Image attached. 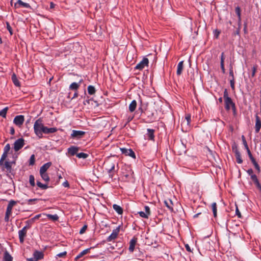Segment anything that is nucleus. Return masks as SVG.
I'll return each instance as SVG.
<instances>
[{"label": "nucleus", "mask_w": 261, "mask_h": 261, "mask_svg": "<svg viewBox=\"0 0 261 261\" xmlns=\"http://www.w3.org/2000/svg\"><path fill=\"white\" fill-rule=\"evenodd\" d=\"M224 100L225 103V109L226 111H229L232 108L233 114H236V108L235 103L233 102L231 98L228 96V93L226 89L224 91Z\"/></svg>", "instance_id": "nucleus-1"}, {"label": "nucleus", "mask_w": 261, "mask_h": 261, "mask_svg": "<svg viewBox=\"0 0 261 261\" xmlns=\"http://www.w3.org/2000/svg\"><path fill=\"white\" fill-rule=\"evenodd\" d=\"M16 160L12 161H9L8 160H3L1 162L0 159V166L2 167L3 170H6L7 172L11 173L12 172V167L15 165Z\"/></svg>", "instance_id": "nucleus-2"}, {"label": "nucleus", "mask_w": 261, "mask_h": 261, "mask_svg": "<svg viewBox=\"0 0 261 261\" xmlns=\"http://www.w3.org/2000/svg\"><path fill=\"white\" fill-rule=\"evenodd\" d=\"M44 126V125L42 123V120L41 118L38 119L34 123L33 127L34 133L39 138L43 137L42 132Z\"/></svg>", "instance_id": "nucleus-3"}, {"label": "nucleus", "mask_w": 261, "mask_h": 261, "mask_svg": "<svg viewBox=\"0 0 261 261\" xmlns=\"http://www.w3.org/2000/svg\"><path fill=\"white\" fill-rule=\"evenodd\" d=\"M148 65L149 60L146 57H144L143 59L136 65L135 69L141 71L145 68V67H148Z\"/></svg>", "instance_id": "nucleus-4"}, {"label": "nucleus", "mask_w": 261, "mask_h": 261, "mask_svg": "<svg viewBox=\"0 0 261 261\" xmlns=\"http://www.w3.org/2000/svg\"><path fill=\"white\" fill-rule=\"evenodd\" d=\"M30 228V226H25L21 230L18 231V236L19 241L21 243H23L24 240V237L26 236L27 229Z\"/></svg>", "instance_id": "nucleus-5"}, {"label": "nucleus", "mask_w": 261, "mask_h": 261, "mask_svg": "<svg viewBox=\"0 0 261 261\" xmlns=\"http://www.w3.org/2000/svg\"><path fill=\"white\" fill-rule=\"evenodd\" d=\"M24 145V139L19 138L16 140L14 143V149L15 151L19 150Z\"/></svg>", "instance_id": "nucleus-6"}, {"label": "nucleus", "mask_w": 261, "mask_h": 261, "mask_svg": "<svg viewBox=\"0 0 261 261\" xmlns=\"http://www.w3.org/2000/svg\"><path fill=\"white\" fill-rule=\"evenodd\" d=\"M24 121V117L23 115H17L15 117L13 120V123L18 126H21Z\"/></svg>", "instance_id": "nucleus-7"}, {"label": "nucleus", "mask_w": 261, "mask_h": 261, "mask_svg": "<svg viewBox=\"0 0 261 261\" xmlns=\"http://www.w3.org/2000/svg\"><path fill=\"white\" fill-rule=\"evenodd\" d=\"M144 209L145 211V212L143 211H140L138 213L141 217L145 219H148L151 214L150 207L146 205L144 207Z\"/></svg>", "instance_id": "nucleus-8"}, {"label": "nucleus", "mask_w": 261, "mask_h": 261, "mask_svg": "<svg viewBox=\"0 0 261 261\" xmlns=\"http://www.w3.org/2000/svg\"><path fill=\"white\" fill-rule=\"evenodd\" d=\"M85 134V132L84 131L72 130L71 137L73 138H76L78 139L82 138Z\"/></svg>", "instance_id": "nucleus-9"}, {"label": "nucleus", "mask_w": 261, "mask_h": 261, "mask_svg": "<svg viewBox=\"0 0 261 261\" xmlns=\"http://www.w3.org/2000/svg\"><path fill=\"white\" fill-rule=\"evenodd\" d=\"M122 153L125 154L126 155L129 156L133 158H136L135 152L131 149H127L122 148L120 149Z\"/></svg>", "instance_id": "nucleus-10"}, {"label": "nucleus", "mask_w": 261, "mask_h": 261, "mask_svg": "<svg viewBox=\"0 0 261 261\" xmlns=\"http://www.w3.org/2000/svg\"><path fill=\"white\" fill-rule=\"evenodd\" d=\"M11 149L10 145L9 144H7L4 147V152L1 156V162H2L3 160H6L8 156V154L10 151Z\"/></svg>", "instance_id": "nucleus-11"}, {"label": "nucleus", "mask_w": 261, "mask_h": 261, "mask_svg": "<svg viewBox=\"0 0 261 261\" xmlns=\"http://www.w3.org/2000/svg\"><path fill=\"white\" fill-rule=\"evenodd\" d=\"M17 203V201H14L13 200H11L8 205L6 209V213L11 214H12V210L13 207Z\"/></svg>", "instance_id": "nucleus-12"}, {"label": "nucleus", "mask_w": 261, "mask_h": 261, "mask_svg": "<svg viewBox=\"0 0 261 261\" xmlns=\"http://www.w3.org/2000/svg\"><path fill=\"white\" fill-rule=\"evenodd\" d=\"M14 7L15 8L23 7L28 8L30 7L29 4L24 3L21 0H18L16 3L14 4Z\"/></svg>", "instance_id": "nucleus-13"}, {"label": "nucleus", "mask_w": 261, "mask_h": 261, "mask_svg": "<svg viewBox=\"0 0 261 261\" xmlns=\"http://www.w3.org/2000/svg\"><path fill=\"white\" fill-rule=\"evenodd\" d=\"M261 128V121L260 120L259 117L256 114L255 115V130L256 133H258Z\"/></svg>", "instance_id": "nucleus-14"}, {"label": "nucleus", "mask_w": 261, "mask_h": 261, "mask_svg": "<svg viewBox=\"0 0 261 261\" xmlns=\"http://www.w3.org/2000/svg\"><path fill=\"white\" fill-rule=\"evenodd\" d=\"M33 256L35 259H36V261L39 259H43L44 257V254L42 251H39L37 250H35L33 253Z\"/></svg>", "instance_id": "nucleus-15"}, {"label": "nucleus", "mask_w": 261, "mask_h": 261, "mask_svg": "<svg viewBox=\"0 0 261 261\" xmlns=\"http://www.w3.org/2000/svg\"><path fill=\"white\" fill-rule=\"evenodd\" d=\"M191 120V115L190 114H186L185 120L181 122V125L189 127L190 126Z\"/></svg>", "instance_id": "nucleus-16"}, {"label": "nucleus", "mask_w": 261, "mask_h": 261, "mask_svg": "<svg viewBox=\"0 0 261 261\" xmlns=\"http://www.w3.org/2000/svg\"><path fill=\"white\" fill-rule=\"evenodd\" d=\"M43 130L42 132V134L44 133L45 134H52L56 132L57 131V128L56 127H50L48 128L46 126H44L43 128Z\"/></svg>", "instance_id": "nucleus-17"}, {"label": "nucleus", "mask_w": 261, "mask_h": 261, "mask_svg": "<svg viewBox=\"0 0 261 261\" xmlns=\"http://www.w3.org/2000/svg\"><path fill=\"white\" fill-rule=\"evenodd\" d=\"M79 150V147L75 146H71V147L68 148V152L71 155H74L75 154H76Z\"/></svg>", "instance_id": "nucleus-18"}, {"label": "nucleus", "mask_w": 261, "mask_h": 261, "mask_svg": "<svg viewBox=\"0 0 261 261\" xmlns=\"http://www.w3.org/2000/svg\"><path fill=\"white\" fill-rule=\"evenodd\" d=\"M119 232V228H117L116 229L114 230L112 233L107 238V241L108 242H110L115 239H116L118 236Z\"/></svg>", "instance_id": "nucleus-19"}, {"label": "nucleus", "mask_w": 261, "mask_h": 261, "mask_svg": "<svg viewBox=\"0 0 261 261\" xmlns=\"http://www.w3.org/2000/svg\"><path fill=\"white\" fill-rule=\"evenodd\" d=\"M136 242H137V239H136V238H133L130 241L129 246V248H128L129 252H134Z\"/></svg>", "instance_id": "nucleus-20"}, {"label": "nucleus", "mask_w": 261, "mask_h": 261, "mask_svg": "<svg viewBox=\"0 0 261 261\" xmlns=\"http://www.w3.org/2000/svg\"><path fill=\"white\" fill-rule=\"evenodd\" d=\"M234 152L235 153L237 162L238 164H242L243 160H242L241 155L240 151L237 148H236L234 150Z\"/></svg>", "instance_id": "nucleus-21"}, {"label": "nucleus", "mask_w": 261, "mask_h": 261, "mask_svg": "<svg viewBox=\"0 0 261 261\" xmlns=\"http://www.w3.org/2000/svg\"><path fill=\"white\" fill-rule=\"evenodd\" d=\"M51 165V162H47L42 166L40 168L39 172H46V171Z\"/></svg>", "instance_id": "nucleus-22"}, {"label": "nucleus", "mask_w": 261, "mask_h": 261, "mask_svg": "<svg viewBox=\"0 0 261 261\" xmlns=\"http://www.w3.org/2000/svg\"><path fill=\"white\" fill-rule=\"evenodd\" d=\"M184 68V61L179 62L177 65L176 73L178 75L181 74Z\"/></svg>", "instance_id": "nucleus-23"}, {"label": "nucleus", "mask_w": 261, "mask_h": 261, "mask_svg": "<svg viewBox=\"0 0 261 261\" xmlns=\"http://www.w3.org/2000/svg\"><path fill=\"white\" fill-rule=\"evenodd\" d=\"M82 82H83V80H81L79 82V83H77L75 82H73V83H71L69 86V89L70 90H77V89L79 88L80 84L82 83Z\"/></svg>", "instance_id": "nucleus-24"}, {"label": "nucleus", "mask_w": 261, "mask_h": 261, "mask_svg": "<svg viewBox=\"0 0 261 261\" xmlns=\"http://www.w3.org/2000/svg\"><path fill=\"white\" fill-rule=\"evenodd\" d=\"M154 130L153 129L148 128L147 129V135L148 137V139L150 140H153L154 136Z\"/></svg>", "instance_id": "nucleus-25"}, {"label": "nucleus", "mask_w": 261, "mask_h": 261, "mask_svg": "<svg viewBox=\"0 0 261 261\" xmlns=\"http://www.w3.org/2000/svg\"><path fill=\"white\" fill-rule=\"evenodd\" d=\"M43 215L46 216L48 219L54 221H56L59 219V216L57 214L51 215V214H47L45 213H43Z\"/></svg>", "instance_id": "nucleus-26"}, {"label": "nucleus", "mask_w": 261, "mask_h": 261, "mask_svg": "<svg viewBox=\"0 0 261 261\" xmlns=\"http://www.w3.org/2000/svg\"><path fill=\"white\" fill-rule=\"evenodd\" d=\"M113 208L119 215L122 214L123 211L122 208L120 206L116 204H114L113 205Z\"/></svg>", "instance_id": "nucleus-27"}, {"label": "nucleus", "mask_w": 261, "mask_h": 261, "mask_svg": "<svg viewBox=\"0 0 261 261\" xmlns=\"http://www.w3.org/2000/svg\"><path fill=\"white\" fill-rule=\"evenodd\" d=\"M137 107V102L135 100H133L129 105V110L130 112H133Z\"/></svg>", "instance_id": "nucleus-28"}, {"label": "nucleus", "mask_w": 261, "mask_h": 261, "mask_svg": "<svg viewBox=\"0 0 261 261\" xmlns=\"http://www.w3.org/2000/svg\"><path fill=\"white\" fill-rule=\"evenodd\" d=\"M42 215H43V213L42 214H38V215H36L35 217H34L33 218H31V219L25 222V223L33 224L35 222V221L36 220H37V219H39V218H40Z\"/></svg>", "instance_id": "nucleus-29"}, {"label": "nucleus", "mask_w": 261, "mask_h": 261, "mask_svg": "<svg viewBox=\"0 0 261 261\" xmlns=\"http://www.w3.org/2000/svg\"><path fill=\"white\" fill-rule=\"evenodd\" d=\"M42 179L46 182H48L50 180L49 177L46 172H40Z\"/></svg>", "instance_id": "nucleus-30"}, {"label": "nucleus", "mask_w": 261, "mask_h": 261, "mask_svg": "<svg viewBox=\"0 0 261 261\" xmlns=\"http://www.w3.org/2000/svg\"><path fill=\"white\" fill-rule=\"evenodd\" d=\"M89 250H90V248H88V249L84 250L76 256L75 259L77 260L78 259L80 258L81 257L83 256L84 255L86 254L88 252H89Z\"/></svg>", "instance_id": "nucleus-31"}, {"label": "nucleus", "mask_w": 261, "mask_h": 261, "mask_svg": "<svg viewBox=\"0 0 261 261\" xmlns=\"http://www.w3.org/2000/svg\"><path fill=\"white\" fill-rule=\"evenodd\" d=\"M236 13L238 17V23L240 25L241 23V9L239 7H237L235 9Z\"/></svg>", "instance_id": "nucleus-32"}, {"label": "nucleus", "mask_w": 261, "mask_h": 261, "mask_svg": "<svg viewBox=\"0 0 261 261\" xmlns=\"http://www.w3.org/2000/svg\"><path fill=\"white\" fill-rule=\"evenodd\" d=\"M4 261H13V257L7 251H6L4 253Z\"/></svg>", "instance_id": "nucleus-33"}, {"label": "nucleus", "mask_w": 261, "mask_h": 261, "mask_svg": "<svg viewBox=\"0 0 261 261\" xmlns=\"http://www.w3.org/2000/svg\"><path fill=\"white\" fill-rule=\"evenodd\" d=\"M12 80L13 81V83L16 86L19 87L20 86V83L17 79V77L15 74H13L12 76Z\"/></svg>", "instance_id": "nucleus-34"}, {"label": "nucleus", "mask_w": 261, "mask_h": 261, "mask_svg": "<svg viewBox=\"0 0 261 261\" xmlns=\"http://www.w3.org/2000/svg\"><path fill=\"white\" fill-rule=\"evenodd\" d=\"M88 94L90 95H93L95 93V89L94 86L89 85L87 88Z\"/></svg>", "instance_id": "nucleus-35"}, {"label": "nucleus", "mask_w": 261, "mask_h": 261, "mask_svg": "<svg viewBox=\"0 0 261 261\" xmlns=\"http://www.w3.org/2000/svg\"><path fill=\"white\" fill-rule=\"evenodd\" d=\"M8 107H5L3 109L0 111V116L6 118L7 111L8 110Z\"/></svg>", "instance_id": "nucleus-36"}, {"label": "nucleus", "mask_w": 261, "mask_h": 261, "mask_svg": "<svg viewBox=\"0 0 261 261\" xmlns=\"http://www.w3.org/2000/svg\"><path fill=\"white\" fill-rule=\"evenodd\" d=\"M212 208L214 217H217V204L216 202H213L212 204Z\"/></svg>", "instance_id": "nucleus-37"}, {"label": "nucleus", "mask_w": 261, "mask_h": 261, "mask_svg": "<svg viewBox=\"0 0 261 261\" xmlns=\"http://www.w3.org/2000/svg\"><path fill=\"white\" fill-rule=\"evenodd\" d=\"M37 186L43 190H45L48 188V186L46 184H43L39 181H37L36 183Z\"/></svg>", "instance_id": "nucleus-38"}, {"label": "nucleus", "mask_w": 261, "mask_h": 261, "mask_svg": "<svg viewBox=\"0 0 261 261\" xmlns=\"http://www.w3.org/2000/svg\"><path fill=\"white\" fill-rule=\"evenodd\" d=\"M89 155L84 152H80L76 154V156L79 159H86Z\"/></svg>", "instance_id": "nucleus-39"}, {"label": "nucleus", "mask_w": 261, "mask_h": 261, "mask_svg": "<svg viewBox=\"0 0 261 261\" xmlns=\"http://www.w3.org/2000/svg\"><path fill=\"white\" fill-rule=\"evenodd\" d=\"M164 203L166 205V206L170 210H173V207L172 206V201L169 200L168 201H165Z\"/></svg>", "instance_id": "nucleus-40"}, {"label": "nucleus", "mask_w": 261, "mask_h": 261, "mask_svg": "<svg viewBox=\"0 0 261 261\" xmlns=\"http://www.w3.org/2000/svg\"><path fill=\"white\" fill-rule=\"evenodd\" d=\"M29 182L32 187H34L35 186V177H34V175H30Z\"/></svg>", "instance_id": "nucleus-41"}, {"label": "nucleus", "mask_w": 261, "mask_h": 261, "mask_svg": "<svg viewBox=\"0 0 261 261\" xmlns=\"http://www.w3.org/2000/svg\"><path fill=\"white\" fill-rule=\"evenodd\" d=\"M66 255H67V252L66 251H64V252H61L60 253H58L56 255V258H57V257H61V258H65V257L66 256Z\"/></svg>", "instance_id": "nucleus-42"}, {"label": "nucleus", "mask_w": 261, "mask_h": 261, "mask_svg": "<svg viewBox=\"0 0 261 261\" xmlns=\"http://www.w3.org/2000/svg\"><path fill=\"white\" fill-rule=\"evenodd\" d=\"M35 161V155L32 154L29 159V165H32V166L34 165Z\"/></svg>", "instance_id": "nucleus-43"}, {"label": "nucleus", "mask_w": 261, "mask_h": 261, "mask_svg": "<svg viewBox=\"0 0 261 261\" xmlns=\"http://www.w3.org/2000/svg\"><path fill=\"white\" fill-rule=\"evenodd\" d=\"M114 168H115V164L113 163H111L110 164L109 168L107 169L108 172L109 173H111L114 170Z\"/></svg>", "instance_id": "nucleus-44"}, {"label": "nucleus", "mask_w": 261, "mask_h": 261, "mask_svg": "<svg viewBox=\"0 0 261 261\" xmlns=\"http://www.w3.org/2000/svg\"><path fill=\"white\" fill-rule=\"evenodd\" d=\"M229 76L231 77V79H234L232 67L230 66L229 68Z\"/></svg>", "instance_id": "nucleus-45"}, {"label": "nucleus", "mask_w": 261, "mask_h": 261, "mask_svg": "<svg viewBox=\"0 0 261 261\" xmlns=\"http://www.w3.org/2000/svg\"><path fill=\"white\" fill-rule=\"evenodd\" d=\"M242 141H243V144H244V145L245 146V148H248V145H247V142H246V141L245 140V138L244 136H243V135L242 136Z\"/></svg>", "instance_id": "nucleus-46"}, {"label": "nucleus", "mask_w": 261, "mask_h": 261, "mask_svg": "<svg viewBox=\"0 0 261 261\" xmlns=\"http://www.w3.org/2000/svg\"><path fill=\"white\" fill-rule=\"evenodd\" d=\"M87 226L86 225H84L83 226V227L80 230V234L84 233L85 232V231L87 229Z\"/></svg>", "instance_id": "nucleus-47"}, {"label": "nucleus", "mask_w": 261, "mask_h": 261, "mask_svg": "<svg viewBox=\"0 0 261 261\" xmlns=\"http://www.w3.org/2000/svg\"><path fill=\"white\" fill-rule=\"evenodd\" d=\"M250 178L251 180L254 182V183H255L256 182L258 181L257 176L255 174H254V175H252Z\"/></svg>", "instance_id": "nucleus-48"}, {"label": "nucleus", "mask_w": 261, "mask_h": 261, "mask_svg": "<svg viewBox=\"0 0 261 261\" xmlns=\"http://www.w3.org/2000/svg\"><path fill=\"white\" fill-rule=\"evenodd\" d=\"M230 84L231 88L233 90L234 89V79L230 80Z\"/></svg>", "instance_id": "nucleus-49"}, {"label": "nucleus", "mask_w": 261, "mask_h": 261, "mask_svg": "<svg viewBox=\"0 0 261 261\" xmlns=\"http://www.w3.org/2000/svg\"><path fill=\"white\" fill-rule=\"evenodd\" d=\"M256 68H257L256 66H254L252 67V74H251V75H252V77L254 76V75L255 74L256 71Z\"/></svg>", "instance_id": "nucleus-50"}, {"label": "nucleus", "mask_w": 261, "mask_h": 261, "mask_svg": "<svg viewBox=\"0 0 261 261\" xmlns=\"http://www.w3.org/2000/svg\"><path fill=\"white\" fill-rule=\"evenodd\" d=\"M10 215H11V214H7V213L5 214V221L6 222H8L9 221Z\"/></svg>", "instance_id": "nucleus-51"}, {"label": "nucleus", "mask_w": 261, "mask_h": 261, "mask_svg": "<svg viewBox=\"0 0 261 261\" xmlns=\"http://www.w3.org/2000/svg\"><path fill=\"white\" fill-rule=\"evenodd\" d=\"M224 60H225L224 54V53H222L221 55L220 64H224Z\"/></svg>", "instance_id": "nucleus-52"}, {"label": "nucleus", "mask_w": 261, "mask_h": 261, "mask_svg": "<svg viewBox=\"0 0 261 261\" xmlns=\"http://www.w3.org/2000/svg\"><path fill=\"white\" fill-rule=\"evenodd\" d=\"M247 173L250 176V177L252 175H254V174L253 173V171L252 169H249L247 170Z\"/></svg>", "instance_id": "nucleus-53"}, {"label": "nucleus", "mask_w": 261, "mask_h": 261, "mask_svg": "<svg viewBox=\"0 0 261 261\" xmlns=\"http://www.w3.org/2000/svg\"><path fill=\"white\" fill-rule=\"evenodd\" d=\"M37 199H29L27 200V203L28 204H33V202L37 201Z\"/></svg>", "instance_id": "nucleus-54"}, {"label": "nucleus", "mask_w": 261, "mask_h": 261, "mask_svg": "<svg viewBox=\"0 0 261 261\" xmlns=\"http://www.w3.org/2000/svg\"><path fill=\"white\" fill-rule=\"evenodd\" d=\"M7 28L9 32H10V34H12V29L11 26L10 25L9 23L8 22L7 23Z\"/></svg>", "instance_id": "nucleus-55"}, {"label": "nucleus", "mask_w": 261, "mask_h": 261, "mask_svg": "<svg viewBox=\"0 0 261 261\" xmlns=\"http://www.w3.org/2000/svg\"><path fill=\"white\" fill-rule=\"evenodd\" d=\"M236 215L239 217V218H241L242 216H241V213L240 212L239 209L238 207L236 208Z\"/></svg>", "instance_id": "nucleus-56"}, {"label": "nucleus", "mask_w": 261, "mask_h": 261, "mask_svg": "<svg viewBox=\"0 0 261 261\" xmlns=\"http://www.w3.org/2000/svg\"><path fill=\"white\" fill-rule=\"evenodd\" d=\"M254 184L261 192V185L260 184L259 181L256 182L255 183H254Z\"/></svg>", "instance_id": "nucleus-57"}, {"label": "nucleus", "mask_w": 261, "mask_h": 261, "mask_svg": "<svg viewBox=\"0 0 261 261\" xmlns=\"http://www.w3.org/2000/svg\"><path fill=\"white\" fill-rule=\"evenodd\" d=\"M185 248H186V249L187 251H188L189 252H192L191 248H190V246L188 244H186L185 245Z\"/></svg>", "instance_id": "nucleus-58"}, {"label": "nucleus", "mask_w": 261, "mask_h": 261, "mask_svg": "<svg viewBox=\"0 0 261 261\" xmlns=\"http://www.w3.org/2000/svg\"><path fill=\"white\" fill-rule=\"evenodd\" d=\"M63 186L64 187H67V188H68L69 187V184L67 180H66L63 183Z\"/></svg>", "instance_id": "nucleus-59"}, {"label": "nucleus", "mask_w": 261, "mask_h": 261, "mask_svg": "<svg viewBox=\"0 0 261 261\" xmlns=\"http://www.w3.org/2000/svg\"><path fill=\"white\" fill-rule=\"evenodd\" d=\"M220 66H221V69L222 70V71L223 73H225V68H224V64H220Z\"/></svg>", "instance_id": "nucleus-60"}, {"label": "nucleus", "mask_w": 261, "mask_h": 261, "mask_svg": "<svg viewBox=\"0 0 261 261\" xmlns=\"http://www.w3.org/2000/svg\"><path fill=\"white\" fill-rule=\"evenodd\" d=\"M15 133V129L13 127H11L10 128V134L11 135H14Z\"/></svg>", "instance_id": "nucleus-61"}, {"label": "nucleus", "mask_w": 261, "mask_h": 261, "mask_svg": "<svg viewBox=\"0 0 261 261\" xmlns=\"http://www.w3.org/2000/svg\"><path fill=\"white\" fill-rule=\"evenodd\" d=\"M251 161L254 166H256V165H258L257 163L256 162V161L254 159Z\"/></svg>", "instance_id": "nucleus-62"}, {"label": "nucleus", "mask_w": 261, "mask_h": 261, "mask_svg": "<svg viewBox=\"0 0 261 261\" xmlns=\"http://www.w3.org/2000/svg\"><path fill=\"white\" fill-rule=\"evenodd\" d=\"M251 161L254 166H256V165H258L257 163L256 162V161L254 159Z\"/></svg>", "instance_id": "nucleus-63"}, {"label": "nucleus", "mask_w": 261, "mask_h": 261, "mask_svg": "<svg viewBox=\"0 0 261 261\" xmlns=\"http://www.w3.org/2000/svg\"><path fill=\"white\" fill-rule=\"evenodd\" d=\"M251 161L254 166H256V165H258L257 163L256 162V161L254 159Z\"/></svg>", "instance_id": "nucleus-64"}]
</instances>
